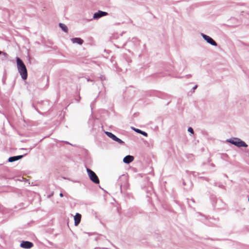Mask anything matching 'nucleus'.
I'll use <instances>...</instances> for the list:
<instances>
[{
	"label": "nucleus",
	"instance_id": "nucleus-1",
	"mask_svg": "<svg viewBox=\"0 0 249 249\" xmlns=\"http://www.w3.org/2000/svg\"><path fill=\"white\" fill-rule=\"evenodd\" d=\"M16 59L18 71L22 78L23 80H26L27 78V71L26 66L19 58L17 57Z\"/></svg>",
	"mask_w": 249,
	"mask_h": 249
},
{
	"label": "nucleus",
	"instance_id": "nucleus-2",
	"mask_svg": "<svg viewBox=\"0 0 249 249\" xmlns=\"http://www.w3.org/2000/svg\"><path fill=\"white\" fill-rule=\"evenodd\" d=\"M226 142L231 143L235 145L237 147H247L248 145L244 142L242 141L240 139L238 138H232L229 139H227Z\"/></svg>",
	"mask_w": 249,
	"mask_h": 249
},
{
	"label": "nucleus",
	"instance_id": "nucleus-3",
	"mask_svg": "<svg viewBox=\"0 0 249 249\" xmlns=\"http://www.w3.org/2000/svg\"><path fill=\"white\" fill-rule=\"evenodd\" d=\"M87 171L90 179L96 184L99 183V179L96 174L91 170L87 168Z\"/></svg>",
	"mask_w": 249,
	"mask_h": 249
},
{
	"label": "nucleus",
	"instance_id": "nucleus-4",
	"mask_svg": "<svg viewBox=\"0 0 249 249\" xmlns=\"http://www.w3.org/2000/svg\"><path fill=\"white\" fill-rule=\"evenodd\" d=\"M200 35L208 43L214 46H217L216 42L210 36L203 33H201Z\"/></svg>",
	"mask_w": 249,
	"mask_h": 249
},
{
	"label": "nucleus",
	"instance_id": "nucleus-5",
	"mask_svg": "<svg viewBox=\"0 0 249 249\" xmlns=\"http://www.w3.org/2000/svg\"><path fill=\"white\" fill-rule=\"evenodd\" d=\"M120 180L121 181L120 184L121 188L122 187L126 188L128 185V179L127 177L123 175L120 178Z\"/></svg>",
	"mask_w": 249,
	"mask_h": 249
},
{
	"label": "nucleus",
	"instance_id": "nucleus-6",
	"mask_svg": "<svg viewBox=\"0 0 249 249\" xmlns=\"http://www.w3.org/2000/svg\"><path fill=\"white\" fill-rule=\"evenodd\" d=\"M20 246L24 249H30L33 247V244L29 241H23L21 243Z\"/></svg>",
	"mask_w": 249,
	"mask_h": 249
},
{
	"label": "nucleus",
	"instance_id": "nucleus-7",
	"mask_svg": "<svg viewBox=\"0 0 249 249\" xmlns=\"http://www.w3.org/2000/svg\"><path fill=\"white\" fill-rule=\"evenodd\" d=\"M108 15L107 13L105 12H103L101 11H99L98 12L95 13L93 15V18L94 19L99 18L102 17L107 16Z\"/></svg>",
	"mask_w": 249,
	"mask_h": 249
},
{
	"label": "nucleus",
	"instance_id": "nucleus-8",
	"mask_svg": "<svg viewBox=\"0 0 249 249\" xmlns=\"http://www.w3.org/2000/svg\"><path fill=\"white\" fill-rule=\"evenodd\" d=\"M110 138L113 141L116 142L118 143L123 144L124 142L119 138L117 137L115 135L110 132Z\"/></svg>",
	"mask_w": 249,
	"mask_h": 249
},
{
	"label": "nucleus",
	"instance_id": "nucleus-9",
	"mask_svg": "<svg viewBox=\"0 0 249 249\" xmlns=\"http://www.w3.org/2000/svg\"><path fill=\"white\" fill-rule=\"evenodd\" d=\"M134 160V158L133 156L131 155H127L125 156L123 159V162L126 164H129V163L133 161Z\"/></svg>",
	"mask_w": 249,
	"mask_h": 249
},
{
	"label": "nucleus",
	"instance_id": "nucleus-10",
	"mask_svg": "<svg viewBox=\"0 0 249 249\" xmlns=\"http://www.w3.org/2000/svg\"><path fill=\"white\" fill-rule=\"evenodd\" d=\"M81 219V215L79 213H76L74 217L75 226H77L80 223Z\"/></svg>",
	"mask_w": 249,
	"mask_h": 249
},
{
	"label": "nucleus",
	"instance_id": "nucleus-11",
	"mask_svg": "<svg viewBox=\"0 0 249 249\" xmlns=\"http://www.w3.org/2000/svg\"><path fill=\"white\" fill-rule=\"evenodd\" d=\"M22 157H23L22 155L11 157L9 158L8 161L9 162H13V161H16L17 160H18L19 159H21Z\"/></svg>",
	"mask_w": 249,
	"mask_h": 249
},
{
	"label": "nucleus",
	"instance_id": "nucleus-12",
	"mask_svg": "<svg viewBox=\"0 0 249 249\" xmlns=\"http://www.w3.org/2000/svg\"><path fill=\"white\" fill-rule=\"evenodd\" d=\"M71 41L73 43H77L80 45H81L83 43V40L80 38H73L71 39Z\"/></svg>",
	"mask_w": 249,
	"mask_h": 249
},
{
	"label": "nucleus",
	"instance_id": "nucleus-13",
	"mask_svg": "<svg viewBox=\"0 0 249 249\" xmlns=\"http://www.w3.org/2000/svg\"><path fill=\"white\" fill-rule=\"evenodd\" d=\"M59 27L61 28V29L64 31L65 32L67 33L68 31V28L66 25L63 23H59Z\"/></svg>",
	"mask_w": 249,
	"mask_h": 249
},
{
	"label": "nucleus",
	"instance_id": "nucleus-14",
	"mask_svg": "<svg viewBox=\"0 0 249 249\" xmlns=\"http://www.w3.org/2000/svg\"><path fill=\"white\" fill-rule=\"evenodd\" d=\"M131 128H132L133 130H134L135 132H137V133H140V134H141V133H142V131L141 130L139 129H138V128H134V127H131Z\"/></svg>",
	"mask_w": 249,
	"mask_h": 249
},
{
	"label": "nucleus",
	"instance_id": "nucleus-15",
	"mask_svg": "<svg viewBox=\"0 0 249 249\" xmlns=\"http://www.w3.org/2000/svg\"><path fill=\"white\" fill-rule=\"evenodd\" d=\"M188 131L190 132L192 134H193L194 133V130H193V129L191 127H189L188 128Z\"/></svg>",
	"mask_w": 249,
	"mask_h": 249
},
{
	"label": "nucleus",
	"instance_id": "nucleus-16",
	"mask_svg": "<svg viewBox=\"0 0 249 249\" xmlns=\"http://www.w3.org/2000/svg\"><path fill=\"white\" fill-rule=\"evenodd\" d=\"M141 134L143 135L145 137H147V133H146L145 132H144V131H142V132Z\"/></svg>",
	"mask_w": 249,
	"mask_h": 249
},
{
	"label": "nucleus",
	"instance_id": "nucleus-17",
	"mask_svg": "<svg viewBox=\"0 0 249 249\" xmlns=\"http://www.w3.org/2000/svg\"><path fill=\"white\" fill-rule=\"evenodd\" d=\"M3 54L4 55L7 56V54L5 53L0 51V54Z\"/></svg>",
	"mask_w": 249,
	"mask_h": 249
},
{
	"label": "nucleus",
	"instance_id": "nucleus-18",
	"mask_svg": "<svg viewBox=\"0 0 249 249\" xmlns=\"http://www.w3.org/2000/svg\"><path fill=\"white\" fill-rule=\"evenodd\" d=\"M105 133L108 136H109V132L108 131H106L105 132Z\"/></svg>",
	"mask_w": 249,
	"mask_h": 249
},
{
	"label": "nucleus",
	"instance_id": "nucleus-19",
	"mask_svg": "<svg viewBox=\"0 0 249 249\" xmlns=\"http://www.w3.org/2000/svg\"><path fill=\"white\" fill-rule=\"evenodd\" d=\"M59 196H60V197H62V196H63V194H62V193H60V194H59Z\"/></svg>",
	"mask_w": 249,
	"mask_h": 249
},
{
	"label": "nucleus",
	"instance_id": "nucleus-20",
	"mask_svg": "<svg viewBox=\"0 0 249 249\" xmlns=\"http://www.w3.org/2000/svg\"><path fill=\"white\" fill-rule=\"evenodd\" d=\"M196 88H197V86H195L194 87L193 89H195Z\"/></svg>",
	"mask_w": 249,
	"mask_h": 249
},
{
	"label": "nucleus",
	"instance_id": "nucleus-21",
	"mask_svg": "<svg viewBox=\"0 0 249 249\" xmlns=\"http://www.w3.org/2000/svg\"><path fill=\"white\" fill-rule=\"evenodd\" d=\"M248 200L249 201V196Z\"/></svg>",
	"mask_w": 249,
	"mask_h": 249
}]
</instances>
